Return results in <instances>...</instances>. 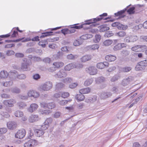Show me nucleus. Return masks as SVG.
<instances>
[{
    "label": "nucleus",
    "instance_id": "1",
    "mask_svg": "<svg viewBox=\"0 0 147 147\" xmlns=\"http://www.w3.org/2000/svg\"><path fill=\"white\" fill-rule=\"evenodd\" d=\"M107 14L106 13H104L100 15L98 17L96 18L88 20L86 21L85 23L83 24H84V26L86 25H89L92 23H96L97 22L102 20V19L106 20L107 18H105V17L107 16Z\"/></svg>",
    "mask_w": 147,
    "mask_h": 147
},
{
    "label": "nucleus",
    "instance_id": "2",
    "mask_svg": "<svg viewBox=\"0 0 147 147\" xmlns=\"http://www.w3.org/2000/svg\"><path fill=\"white\" fill-rule=\"evenodd\" d=\"M41 107L47 109V108L49 109H52L55 107V105L54 103L53 102L49 103L47 104L46 103H42L41 104ZM40 112L42 114H49L50 113L49 110L47 109L43 111H40Z\"/></svg>",
    "mask_w": 147,
    "mask_h": 147
},
{
    "label": "nucleus",
    "instance_id": "3",
    "mask_svg": "<svg viewBox=\"0 0 147 147\" xmlns=\"http://www.w3.org/2000/svg\"><path fill=\"white\" fill-rule=\"evenodd\" d=\"M26 130L24 129L18 130L15 134V137L16 138L22 139L24 138L26 135Z\"/></svg>",
    "mask_w": 147,
    "mask_h": 147
},
{
    "label": "nucleus",
    "instance_id": "4",
    "mask_svg": "<svg viewBox=\"0 0 147 147\" xmlns=\"http://www.w3.org/2000/svg\"><path fill=\"white\" fill-rule=\"evenodd\" d=\"M64 64V63L60 61L56 62H54L53 64V65L54 67H50L49 69V71L50 72H53L56 70V68H59L60 67H63Z\"/></svg>",
    "mask_w": 147,
    "mask_h": 147
},
{
    "label": "nucleus",
    "instance_id": "5",
    "mask_svg": "<svg viewBox=\"0 0 147 147\" xmlns=\"http://www.w3.org/2000/svg\"><path fill=\"white\" fill-rule=\"evenodd\" d=\"M37 140L34 139H30L24 144V147H34L38 144Z\"/></svg>",
    "mask_w": 147,
    "mask_h": 147
},
{
    "label": "nucleus",
    "instance_id": "6",
    "mask_svg": "<svg viewBox=\"0 0 147 147\" xmlns=\"http://www.w3.org/2000/svg\"><path fill=\"white\" fill-rule=\"evenodd\" d=\"M16 102V100L13 99L5 100H3V102L4 105L11 107H13L14 104Z\"/></svg>",
    "mask_w": 147,
    "mask_h": 147
},
{
    "label": "nucleus",
    "instance_id": "7",
    "mask_svg": "<svg viewBox=\"0 0 147 147\" xmlns=\"http://www.w3.org/2000/svg\"><path fill=\"white\" fill-rule=\"evenodd\" d=\"M86 70L90 75H93L96 74L97 72L96 68L94 66H90L86 69Z\"/></svg>",
    "mask_w": 147,
    "mask_h": 147
},
{
    "label": "nucleus",
    "instance_id": "8",
    "mask_svg": "<svg viewBox=\"0 0 147 147\" xmlns=\"http://www.w3.org/2000/svg\"><path fill=\"white\" fill-rule=\"evenodd\" d=\"M53 86L51 82H48L43 84L41 87V89L44 91H47L51 89Z\"/></svg>",
    "mask_w": 147,
    "mask_h": 147
},
{
    "label": "nucleus",
    "instance_id": "9",
    "mask_svg": "<svg viewBox=\"0 0 147 147\" xmlns=\"http://www.w3.org/2000/svg\"><path fill=\"white\" fill-rule=\"evenodd\" d=\"M147 66V60H144L138 63V71H143Z\"/></svg>",
    "mask_w": 147,
    "mask_h": 147
},
{
    "label": "nucleus",
    "instance_id": "10",
    "mask_svg": "<svg viewBox=\"0 0 147 147\" xmlns=\"http://www.w3.org/2000/svg\"><path fill=\"white\" fill-rule=\"evenodd\" d=\"M67 75V74L64 70L61 69L55 74V76L56 78H61L66 77Z\"/></svg>",
    "mask_w": 147,
    "mask_h": 147
},
{
    "label": "nucleus",
    "instance_id": "11",
    "mask_svg": "<svg viewBox=\"0 0 147 147\" xmlns=\"http://www.w3.org/2000/svg\"><path fill=\"white\" fill-rule=\"evenodd\" d=\"M38 107V106L36 104L32 103L30 105V106L28 108L27 110L29 112L32 113L36 111Z\"/></svg>",
    "mask_w": 147,
    "mask_h": 147
},
{
    "label": "nucleus",
    "instance_id": "12",
    "mask_svg": "<svg viewBox=\"0 0 147 147\" xmlns=\"http://www.w3.org/2000/svg\"><path fill=\"white\" fill-rule=\"evenodd\" d=\"M28 95L29 97H33L34 98H38L39 96V94L38 92L33 90L29 91L28 93Z\"/></svg>",
    "mask_w": 147,
    "mask_h": 147
},
{
    "label": "nucleus",
    "instance_id": "13",
    "mask_svg": "<svg viewBox=\"0 0 147 147\" xmlns=\"http://www.w3.org/2000/svg\"><path fill=\"white\" fill-rule=\"evenodd\" d=\"M109 65V63L107 62H100L97 64V67L99 69H102L106 67H108Z\"/></svg>",
    "mask_w": 147,
    "mask_h": 147
},
{
    "label": "nucleus",
    "instance_id": "14",
    "mask_svg": "<svg viewBox=\"0 0 147 147\" xmlns=\"http://www.w3.org/2000/svg\"><path fill=\"white\" fill-rule=\"evenodd\" d=\"M76 67V65L74 63H71L65 66L64 67V69L65 71H69Z\"/></svg>",
    "mask_w": 147,
    "mask_h": 147
},
{
    "label": "nucleus",
    "instance_id": "15",
    "mask_svg": "<svg viewBox=\"0 0 147 147\" xmlns=\"http://www.w3.org/2000/svg\"><path fill=\"white\" fill-rule=\"evenodd\" d=\"M7 125L9 129L12 130L15 129L17 126V123L14 121L8 122L7 124Z\"/></svg>",
    "mask_w": 147,
    "mask_h": 147
},
{
    "label": "nucleus",
    "instance_id": "16",
    "mask_svg": "<svg viewBox=\"0 0 147 147\" xmlns=\"http://www.w3.org/2000/svg\"><path fill=\"white\" fill-rule=\"evenodd\" d=\"M39 119L38 115L32 114L29 117L28 121L30 123H33L38 121Z\"/></svg>",
    "mask_w": 147,
    "mask_h": 147
},
{
    "label": "nucleus",
    "instance_id": "17",
    "mask_svg": "<svg viewBox=\"0 0 147 147\" xmlns=\"http://www.w3.org/2000/svg\"><path fill=\"white\" fill-rule=\"evenodd\" d=\"M92 57L91 55H86L83 56L80 59L81 61L82 62H85L91 59Z\"/></svg>",
    "mask_w": 147,
    "mask_h": 147
},
{
    "label": "nucleus",
    "instance_id": "18",
    "mask_svg": "<svg viewBox=\"0 0 147 147\" xmlns=\"http://www.w3.org/2000/svg\"><path fill=\"white\" fill-rule=\"evenodd\" d=\"M105 59L106 60L111 62L115 60L116 59V57L114 55H109L106 56Z\"/></svg>",
    "mask_w": 147,
    "mask_h": 147
},
{
    "label": "nucleus",
    "instance_id": "19",
    "mask_svg": "<svg viewBox=\"0 0 147 147\" xmlns=\"http://www.w3.org/2000/svg\"><path fill=\"white\" fill-rule=\"evenodd\" d=\"M9 76L7 71L4 70H1L0 72V77L1 79L7 78Z\"/></svg>",
    "mask_w": 147,
    "mask_h": 147
},
{
    "label": "nucleus",
    "instance_id": "20",
    "mask_svg": "<svg viewBox=\"0 0 147 147\" xmlns=\"http://www.w3.org/2000/svg\"><path fill=\"white\" fill-rule=\"evenodd\" d=\"M34 132L36 135L38 137L41 136L44 133V131L41 129H36L35 130Z\"/></svg>",
    "mask_w": 147,
    "mask_h": 147
},
{
    "label": "nucleus",
    "instance_id": "21",
    "mask_svg": "<svg viewBox=\"0 0 147 147\" xmlns=\"http://www.w3.org/2000/svg\"><path fill=\"white\" fill-rule=\"evenodd\" d=\"M109 29V28L107 25L103 24L99 26V31L100 32L106 31Z\"/></svg>",
    "mask_w": 147,
    "mask_h": 147
},
{
    "label": "nucleus",
    "instance_id": "22",
    "mask_svg": "<svg viewBox=\"0 0 147 147\" xmlns=\"http://www.w3.org/2000/svg\"><path fill=\"white\" fill-rule=\"evenodd\" d=\"M90 91V89L89 88H86L80 90L79 92L80 94H86L89 93Z\"/></svg>",
    "mask_w": 147,
    "mask_h": 147
},
{
    "label": "nucleus",
    "instance_id": "23",
    "mask_svg": "<svg viewBox=\"0 0 147 147\" xmlns=\"http://www.w3.org/2000/svg\"><path fill=\"white\" fill-rule=\"evenodd\" d=\"M42 35H41L40 36V38H43L47 36H50L53 35V32H44L42 33Z\"/></svg>",
    "mask_w": 147,
    "mask_h": 147
},
{
    "label": "nucleus",
    "instance_id": "24",
    "mask_svg": "<svg viewBox=\"0 0 147 147\" xmlns=\"http://www.w3.org/2000/svg\"><path fill=\"white\" fill-rule=\"evenodd\" d=\"M84 24H76L71 25L72 28H74V29H79L84 28Z\"/></svg>",
    "mask_w": 147,
    "mask_h": 147
},
{
    "label": "nucleus",
    "instance_id": "25",
    "mask_svg": "<svg viewBox=\"0 0 147 147\" xmlns=\"http://www.w3.org/2000/svg\"><path fill=\"white\" fill-rule=\"evenodd\" d=\"M126 9L120 11L118 12L117 13H115V16H119L120 17L123 18L124 17V16H123V14L125 13V11Z\"/></svg>",
    "mask_w": 147,
    "mask_h": 147
},
{
    "label": "nucleus",
    "instance_id": "26",
    "mask_svg": "<svg viewBox=\"0 0 147 147\" xmlns=\"http://www.w3.org/2000/svg\"><path fill=\"white\" fill-rule=\"evenodd\" d=\"M76 99L78 101H81L84 100L85 98L84 96L82 94H77L76 96Z\"/></svg>",
    "mask_w": 147,
    "mask_h": 147
},
{
    "label": "nucleus",
    "instance_id": "27",
    "mask_svg": "<svg viewBox=\"0 0 147 147\" xmlns=\"http://www.w3.org/2000/svg\"><path fill=\"white\" fill-rule=\"evenodd\" d=\"M53 120V119L51 118H47L45 120L44 123L45 125L49 127L50 125L52 123Z\"/></svg>",
    "mask_w": 147,
    "mask_h": 147
},
{
    "label": "nucleus",
    "instance_id": "28",
    "mask_svg": "<svg viewBox=\"0 0 147 147\" xmlns=\"http://www.w3.org/2000/svg\"><path fill=\"white\" fill-rule=\"evenodd\" d=\"M113 41L111 40H107L103 42V44L105 46H109L113 43Z\"/></svg>",
    "mask_w": 147,
    "mask_h": 147
},
{
    "label": "nucleus",
    "instance_id": "29",
    "mask_svg": "<svg viewBox=\"0 0 147 147\" xmlns=\"http://www.w3.org/2000/svg\"><path fill=\"white\" fill-rule=\"evenodd\" d=\"M15 116L18 117H21L23 116L24 115L23 113L22 112L20 111H17L15 113Z\"/></svg>",
    "mask_w": 147,
    "mask_h": 147
},
{
    "label": "nucleus",
    "instance_id": "30",
    "mask_svg": "<svg viewBox=\"0 0 147 147\" xmlns=\"http://www.w3.org/2000/svg\"><path fill=\"white\" fill-rule=\"evenodd\" d=\"M60 93L61 94V97L63 98H67L69 96V94L68 92H60Z\"/></svg>",
    "mask_w": 147,
    "mask_h": 147
},
{
    "label": "nucleus",
    "instance_id": "31",
    "mask_svg": "<svg viewBox=\"0 0 147 147\" xmlns=\"http://www.w3.org/2000/svg\"><path fill=\"white\" fill-rule=\"evenodd\" d=\"M101 39V36L100 34H96L95 36V38L93 41L95 43L98 42Z\"/></svg>",
    "mask_w": 147,
    "mask_h": 147
},
{
    "label": "nucleus",
    "instance_id": "32",
    "mask_svg": "<svg viewBox=\"0 0 147 147\" xmlns=\"http://www.w3.org/2000/svg\"><path fill=\"white\" fill-rule=\"evenodd\" d=\"M17 105L20 109H23L26 106V105L25 103L22 102H18Z\"/></svg>",
    "mask_w": 147,
    "mask_h": 147
},
{
    "label": "nucleus",
    "instance_id": "33",
    "mask_svg": "<svg viewBox=\"0 0 147 147\" xmlns=\"http://www.w3.org/2000/svg\"><path fill=\"white\" fill-rule=\"evenodd\" d=\"M93 80L92 79H89L86 80L84 82V85L86 86L90 85L92 83Z\"/></svg>",
    "mask_w": 147,
    "mask_h": 147
},
{
    "label": "nucleus",
    "instance_id": "34",
    "mask_svg": "<svg viewBox=\"0 0 147 147\" xmlns=\"http://www.w3.org/2000/svg\"><path fill=\"white\" fill-rule=\"evenodd\" d=\"M47 41L45 40H42L39 41L38 44L39 45L41 46L42 47H45L46 46V42Z\"/></svg>",
    "mask_w": 147,
    "mask_h": 147
},
{
    "label": "nucleus",
    "instance_id": "35",
    "mask_svg": "<svg viewBox=\"0 0 147 147\" xmlns=\"http://www.w3.org/2000/svg\"><path fill=\"white\" fill-rule=\"evenodd\" d=\"M135 9L134 7H131L127 10V12L129 14H133L135 12Z\"/></svg>",
    "mask_w": 147,
    "mask_h": 147
},
{
    "label": "nucleus",
    "instance_id": "36",
    "mask_svg": "<svg viewBox=\"0 0 147 147\" xmlns=\"http://www.w3.org/2000/svg\"><path fill=\"white\" fill-rule=\"evenodd\" d=\"M64 84L61 83H58L56 85V87L57 89H61L64 87Z\"/></svg>",
    "mask_w": 147,
    "mask_h": 147
},
{
    "label": "nucleus",
    "instance_id": "37",
    "mask_svg": "<svg viewBox=\"0 0 147 147\" xmlns=\"http://www.w3.org/2000/svg\"><path fill=\"white\" fill-rule=\"evenodd\" d=\"M146 49L145 45H138V51H144Z\"/></svg>",
    "mask_w": 147,
    "mask_h": 147
},
{
    "label": "nucleus",
    "instance_id": "38",
    "mask_svg": "<svg viewBox=\"0 0 147 147\" xmlns=\"http://www.w3.org/2000/svg\"><path fill=\"white\" fill-rule=\"evenodd\" d=\"M21 69L23 71H26L27 69V65L26 63H23L21 66Z\"/></svg>",
    "mask_w": 147,
    "mask_h": 147
},
{
    "label": "nucleus",
    "instance_id": "39",
    "mask_svg": "<svg viewBox=\"0 0 147 147\" xmlns=\"http://www.w3.org/2000/svg\"><path fill=\"white\" fill-rule=\"evenodd\" d=\"M7 131L6 128L3 127L0 128V134H2L5 133Z\"/></svg>",
    "mask_w": 147,
    "mask_h": 147
},
{
    "label": "nucleus",
    "instance_id": "40",
    "mask_svg": "<svg viewBox=\"0 0 147 147\" xmlns=\"http://www.w3.org/2000/svg\"><path fill=\"white\" fill-rule=\"evenodd\" d=\"M61 32L64 35L69 34V29L67 28H65L62 30Z\"/></svg>",
    "mask_w": 147,
    "mask_h": 147
},
{
    "label": "nucleus",
    "instance_id": "41",
    "mask_svg": "<svg viewBox=\"0 0 147 147\" xmlns=\"http://www.w3.org/2000/svg\"><path fill=\"white\" fill-rule=\"evenodd\" d=\"M131 68L129 67H125L123 68V71L124 72H128L130 71Z\"/></svg>",
    "mask_w": 147,
    "mask_h": 147
},
{
    "label": "nucleus",
    "instance_id": "42",
    "mask_svg": "<svg viewBox=\"0 0 147 147\" xmlns=\"http://www.w3.org/2000/svg\"><path fill=\"white\" fill-rule=\"evenodd\" d=\"M12 84L13 82L11 81L6 82L3 83V85L5 86H9L12 85Z\"/></svg>",
    "mask_w": 147,
    "mask_h": 147
},
{
    "label": "nucleus",
    "instance_id": "43",
    "mask_svg": "<svg viewBox=\"0 0 147 147\" xmlns=\"http://www.w3.org/2000/svg\"><path fill=\"white\" fill-rule=\"evenodd\" d=\"M24 38H22V39H20L18 40H5V43H9L11 42H16L20 41L23 39Z\"/></svg>",
    "mask_w": 147,
    "mask_h": 147
},
{
    "label": "nucleus",
    "instance_id": "44",
    "mask_svg": "<svg viewBox=\"0 0 147 147\" xmlns=\"http://www.w3.org/2000/svg\"><path fill=\"white\" fill-rule=\"evenodd\" d=\"M118 36L120 37H123L125 35V33L123 31H120L117 33Z\"/></svg>",
    "mask_w": 147,
    "mask_h": 147
},
{
    "label": "nucleus",
    "instance_id": "45",
    "mask_svg": "<svg viewBox=\"0 0 147 147\" xmlns=\"http://www.w3.org/2000/svg\"><path fill=\"white\" fill-rule=\"evenodd\" d=\"M49 127L48 126L45 125L44 123L41 126V129L43 131L47 129Z\"/></svg>",
    "mask_w": 147,
    "mask_h": 147
},
{
    "label": "nucleus",
    "instance_id": "46",
    "mask_svg": "<svg viewBox=\"0 0 147 147\" xmlns=\"http://www.w3.org/2000/svg\"><path fill=\"white\" fill-rule=\"evenodd\" d=\"M68 101L67 100H62L59 102V103L61 105H64L68 103Z\"/></svg>",
    "mask_w": 147,
    "mask_h": 147
},
{
    "label": "nucleus",
    "instance_id": "47",
    "mask_svg": "<svg viewBox=\"0 0 147 147\" xmlns=\"http://www.w3.org/2000/svg\"><path fill=\"white\" fill-rule=\"evenodd\" d=\"M119 43L116 45L114 47V50L117 51L120 49H121Z\"/></svg>",
    "mask_w": 147,
    "mask_h": 147
},
{
    "label": "nucleus",
    "instance_id": "48",
    "mask_svg": "<svg viewBox=\"0 0 147 147\" xmlns=\"http://www.w3.org/2000/svg\"><path fill=\"white\" fill-rule=\"evenodd\" d=\"M92 50H94L98 49L99 47V45L97 44H95L91 45Z\"/></svg>",
    "mask_w": 147,
    "mask_h": 147
},
{
    "label": "nucleus",
    "instance_id": "49",
    "mask_svg": "<svg viewBox=\"0 0 147 147\" xmlns=\"http://www.w3.org/2000/svg\"><path fill=\"white\" fill-rule=\"evenodd\" d=\"M78 85V84L76 83H72L69 85V87L72 89L74 88H76Z\"/></svg>",
    "mask_w": 147,
    "mask_h": 147
},
{
    "label": "nucleus",
    "instance_id": "50",
    "mask_svg": "<svg viewBox=\"0 0 147 147\" xmlns=\"http://www.w3.org/2000/svg\"><path fill=\"white\" fill-rule=\"evenodd\" d=\"M113 35V34L110 31L107 32L105 34V36L107 37H110Z\"/></svg>",
    "mask_w": 147,
    "mask_h": 147
},
{
    "label": "nucleus",
    "instance_id": "51",
    "mask_svg": "<svg viewBox=\"0 0 147 147\" xmlns=\"http://www.w3.org/2000/svg\"><path fill=\"white\" fill-rule=\"evenodd\" d=\"M43 62L46 63H50L51 61V59L50 58L48 57H46L43 60Z\"/></svg>",
    "mask_w": 147,
    "mask_h": 147
},
{
    "label": "nucleus",
    "instance_id": "52",
    "mask_svg": "<svg viewBox=\"0 0 147 147\" xmlns=\"http://www.w3.org/2000/svg\"><path fill=\"white\" fill-rule=\"evenodd\" d=\"M61 115V113L59 112H56L54 115V117L56 118H59Z\"/></svg>",
    "mask_w": 147,
    "mask_h": 147
},
{
    "label": "nucleus",
    "instance_id": "53",
    "mask_svg": "<svg viewBox=\"0 0 147 147\" xmlns=\"http://www.w3.org/2000/svg\"><path fill=\"white\" fill-rule=\"evenodd\" d=\"M137 40V36H133L130 37L131 42H134L136 41Z\"/></svg>",
    "mask_w": 147,
    "mask_h": 147
},
{
    "label": "nucleus",
    "instance_id": "54",
    "mask_svg": "<svg viewBox=\"0 0 147 147\" xmlns=\"http://www.w3.org/2000/svg\"><path fill=\"white\" fill-rule=\"evenodd\" d=\"M76 56H74L71 54L68 55L67 56V58L69 59H73L75 58Z\"/></svg>",
    "mask_w": 147,
    "mask_h": 147
},
{
    "label": "nucleus",
    "instance_id": "55",
    "mask_svg": "<svg viewBox=\"0 0 147 147\" xmlns=\"http://www.w3.org/2000/svg\"><path fill=\"white\" fill-rule=\"evenodd\" d=\"M31 40L33 41H38L40 40L39 37L38 36H36L32 38Z\"/></svg>",
    "mask_w": 147,
    "mask_h": 147
},
{
    "label": "nucleus",
    "instance_id": "56",
    "mask_svg": "<svg viewBox=\"0 0 147 147\" xmlns=\"http://www.w3.org/2000/svg\"><path fill=\"white\" fill-rule=\"evenodd\" d=\"M40 78V76L38 74H35L33 76V78L36 80H37Z\"/></svg>",
    "mask_w": 147,
    "mask_h": 147
},
{
    "label": "nucleus",
    "instance_id": "57",
    "mask_svg": "<svg viewBox=\"0 0 147 147\" xmlns=\"http://www.w3.org/2000/svg\"><path fill=\"white\" fill-rule=\"evenodd\" d=\"M15 53L14 52L11 50L8 51L6 52V54L7 55L10 56L12 55H14Z\"/></svg>",
    "mask_w": 147,
    "mask_h": 147
},
{
    "label": "nucleus",
    "instance_id": "58",
    "mask_svg": "<svg viewBox=\"0 0 147 147\" xmlns=\"http://www.w3.org/2000/svg\"><path fill=\"white\" fill-rule=\"evenodd\" d=\"M69 29V34H71L74 33L76 31V30L74 28H72L71 25L70 27V28Z\"/></svg>",
    "mask_w": 147,
    "mask_h": 147
},
{
    "label": "nucleus",
    "instance_id": "59",
    "mask_svg": "<svg viewBox=\"0 0 147 147\" xmlns=\"http://www.w3.org/2000/svg\"><path fill=\"white\" fill-rule=\"evenodd\" d=\"M14 46L15 45L13 44H8L5 45V48H10L14 47Z\"/></svg>",
    "mask_w": 147,
    "mask_h": 147
},
{
    "label": "nucleus",
    "instance_id": "60",
    "mask_svg": "<svg viewBox=\"0 0 147 147\" xmlns=\"http://www.w3.org/2000/svg\"><path fill=\"white\" fill-rule=\"evenodd\" d=\"M1 97L3 98H9L10 96L6 94H1Z\"/></svg>",
    "mask_w": 147,
    "mask_h": 147
},
{
    "label": "nucleus",
    "instance_id": "61",
    "mask_svg": "<svg viewBox=\"0 0 147 147\" xmlns=\"http://www.w3.org/2000/svg\"><path fill=\"white\" fill-rule=\"evenodd\" d=\"M11 36V34L10 33L8 34H5L3 35L0 36V37L1 38H8L10 37Z\"/></svg>",
    "mask_w": 147,
    "mask_h": 147
},
{
    "label": "nucleus",
    "instance_id": "62",
    "mask_svg": "<svg viewBox=\"0 0 147 147\" xmlns=\"http://www.w3.org/2000/svg\"><path fill=\"white\" fill-rule=\"evenodd\" d=\"M54 97L55 98H58L61 96V94L59 92V93H56L54 95Z\"/></svg>",
    "mask_w": 147,
    "mask_h": 147
},
{
    "label": "nucleus",
    "instance_id": "63",
    "mask_svg": "<svg viewBox=\"0 0 147 147\" xmlns=\"http://www.w3.org/2000/svg\"><path fill=\"white\" fill-rule=\"evenodd\" d=\"M18 34V33L17 31H14L13 33L11 35V36L12 37H15L16 36V35Z\"/></svg>",
    "mask_w": 147,
    "mask_h": 147
},
{
    "label": "nucleus",
    "instance_id": "64",
    "mask_svg": "<svg viewBox=\"0 0 147 147\" xmlns=\"http://www.w3.org/2000/svg\"><path fill=\"white\" fill-rule=\"evenodd\" d=\"M138 46H135L131 48V49L132 51L137 52L138 51Z\"/></svg>",
    "mask_w": 147,
    "mask_h": 147
}]
</instances>
